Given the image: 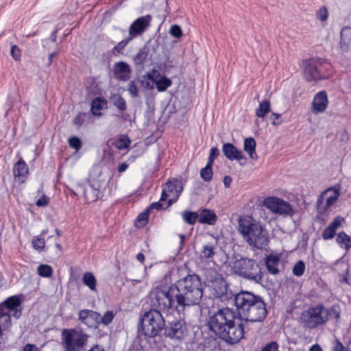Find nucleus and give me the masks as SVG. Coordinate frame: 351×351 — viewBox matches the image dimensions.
I'll use <instances>...</instances> for the list:
<instances>
[{"mask_svg":"<svg viewBox=\"0 0 351 351\" xmlns=\"http://www.w3.org/2000/svg\"><path fill=\"white\" fill-rule=\"evenodd\" d=\"M262 299L261 296L249 291L236 293L234 298L236 310L226 307L208 311L209 330L229 344L239 343L244 337V325L241 317Z\"/></svg>","mask_w":351,"mask_h":351,"instance_id":"nucleus-2","label":"nucleus"},{"mask_svg":"<svg viewBox=\"0 0 351 351\" xmlns=\"http://www.w3.org/2000/svg\"><path fill=\"white\" fill-rule=\"evenodd\" d=\"M37 273L41 277L49 278L53 274V268L49 265L42 264L37 267Z\"/></svg>","mask_w":351,"mask_h":351,"instance_id":"nucleus-37","label":"nucleus"},{"mask_svg":"<svg viewBox=\"0 0 351 351\" xmlns=\"http://www.w3.org/2000/svg\"><path fill=\"white\" fill-rule=\"evenodd\" d=\"M256 143L254 138L248 137L244 141V150L247 152L250 158L252 160H256L258 155L256 152Z\"/></svg>","mask_w":351,"mask_h":351,"instance_id":"nucleus-26","label":"nucleus"},{"mask_svg":"<svg viewBox=\"0 0 351 351\" xmlns=\"http://www.w3.org/2000/svg\"><path fill=\"white\" fill-rule=\"evenodd\" d=\"M324 194H323L322 192V194L318 197L316 202L317 211L320 215L324 214L328 210V208L326 207V204L324 205Z\"/></svg>","mask_w":351,"mask_h":351,"instance_id":"nucleus-49","label":"nucleus"},{"mask_svg":"<svg viewBox=\"0 0 351 351\" xmlns=\"http://www.w3.org/2000/svg\"><path fill=\"white\" fill-rule=\"evenodd\" d=\"M330 351H348V350L338 339H335L332 341V346Z\"/></svg>","mask_w":351,"mask_h":351,"instance_id":"nucleus-56","label":"nucleus"},{"mask_svg":"<svg viewBox=\"0 0 351 351\" xmlns=\"http://www.w3.org/2000/svg\"><path fill=\"white\" fill-rule=\"evenodd\" d=\"M261 351H279V345L276 341H272L266 343Z\"/></svg>","mask_w":351,"mask_h":351,"instance_id":"nucleus-55","label":"nucleus"},{"mask_svg":"<svg viewBox=\"0 0 351 351\" xmlns=\"http://www.w3.org/2000/svg\"><path fill=\"white\" fill-rule=\"evenodd\" d=\"M12 315L5 312H0V324L4 330L8 329L12 326Z\"/></svg>","mask_w":351,"mask_h":351,"instance_id":"nucleus-39","label":"nucleus"},{"mask_svg":"<svg viewBox=\"0 0 351 351\" xmlns=\"http://www.w3.org/2000/svg\"><path fill=\"white\" fill-rule=\"evenodd\" d=\"M68 144L70 147L78 151L82 146L81 139L77 136H71L68 139Z\"/></svg>","mask_w":351,"mask_h":351,"instance_id":"nucleus-47","label":"nucleus"},{"mask_svg":"<svg viewBox=\"0 0 351 351\" xmlns=\"http://www.w3.org/2000/svg\"><path fill=\"white\" fill-rule=\"evenodd\" d=\"M131 40H132V37L129 36L128 38L118 43V44L115 45L112 49V54L117 56L119 53H122L123 49L127 46Z\"/></svg>","mask_w":351,"mask_h":351,"instance_id":"nucleus-41","label":"nucleus"},{"mask_svg":"<svg viewBox=\"0 0 351 351\" xmlns=\"http://www.w3.org/2000/svg\"><path fill=\"white\" fill-rule=\"evenodd\" d=\"M305 271V264L303 261H298L293 266L292 272L295 276H301Z\"/></svg>","mask_w":351,"mask_h":351,"instance_id":"nucleus-45","label":"nucleus"},{"mask_svg":"<svg viewBox=\"0 0 351 351\" xmlns=\"http://www.w3.org/2000/svg\"><path fill=\"white\" fill-rule=\"evenodd\" d=\"M184 221L189 225H194L199 217L197 212L184 210L181 213Z\"/></svg>","mask_w":351,"mask_h":351,"instance_id":"nucleus-35","label":"nucleus"},{"mask_svg":"<svg viewBox=\"0 0 351 351\" xmlns=\"http://www.w3.org/2000/svg\"><path fill=\"white\" fill-rule=\"evenodd\" d=\"M238 230L243 239L257 249H265L269 243L267 231L251 216L242 215L238 219Z\"/></svg>","mask_w":351,"mask_h":351,"instance_id":"nucleus-3","label":"nucleus"},{"mask_svg":"<svg viewBox=\"0 0 351 351\" xmlns=\"http://www.w3.org/2000/svg\"><path fill=\"white\" fill-rule=\"evenodd\" d=\"M114 315L115 314L112 311H106L104 315L101 317V324L106 326L110 324L112 322Z\"/></svg>","mask_w":351,"mask_h":351,"instance_id":"nucleus-51","label":"nucleus"},{"mask_svg":"<svg viewBox=\"0 0 351 351\" xmlns=\"http://www.w3.org/2000/svg\"><path fill=\"white\" fill-rule=\"evenodd\" d=\"M24 296L23 295H14L6 298L0 303V312H5L11 314L18 319L22 315V302Z\"/></svg>","mask_w":351,"mask_h":351,"instance_id":"nucleus-11","label":"nucleus"},{"mask_svg":"<svg viewBox=\"0 0 351 351\" xmlns=\"http://www.w3.org/2000/svg\"><path fill=\"white\" fill-rule=\"evenodd\" d=\"M152 16L149 14L136 19L130 26L129 35L132 38L141 34L150 25Z\"/></svg>","mask_w":351,"mask_h":351,"instance_id":"nucleus-13","label":"nucleus"},{"mask_svg":"<svg viewBox=\"0 0 351 351\" xmlns=\"http://www.w3.org/2000/svg\"><path fill=\"white\" fill-rule=\"evenodd\" d=\"M328 16V10L326 7L323 6L320 8L316 12V17L321 21H325L327 20Z\"/></svg>","mask_w":351,"mask_h":351,"instance_id":"nucleus-54","label":"nucleus"},{"mask_svg":"<svg viewBox=\"0 0 351 351\" xmlns=\"http://www.w3.org/2000/svg\"><path fill=\"white\" fill-rule=\"evenodd\" d=\"M330 69V64L322 58H312L303 61L304 77L307 82L328 79Z\"/></svg>","mask_w":351,"mask_h":351,"instance_id":"nucleus-6","label":"nucleus"},{"mask_svg":"<svg viewBox=\"0 0 351 351\" xmlns=\"http://www.w3.org/2000/svg\"><path fill=\"white\" fill-rule=\"evenodd\" d=\"M149 52V49L146 45L140 48L137 53L134 56L133 61L136 70L142 71L144 69Z\"/></svg>","mask_w":351,"mask_h":351,"instance_id":"nucleus-21","label":"nucleus"},{"mask_svg":"<svg viewBox=\"0 0 351 351\" xmlns=\"http://www.w3.org/2000/svg\"><path fill=\"white\" fill-rule=\"evenodd\" d=\"M280 198L277 197H267L263 201V206L272 213H276Z\"/></svg>","mask_w":351,"mask_h":351,"instance_id":"nucleus-32","label":"nucleus"},{"mask_svg":"<svg viewBox=\"0 0 351 351\" xmlns=\"http://www.w3.org/2000/svg\"><path fill=\"white\" fill-rule=\"evenodd\" d=\"M209 287L212 294L217 298L220 299L221 302H228L233 300L236 293H234L228 282L224 280L221 274L216 275L209 282Z\"/></svg>","mask_w":351,"mask_h":351,"instance_id":"nucleus-9","label":"nucleus"},{"mask_svg":"<svg viewBox=\"0 0 351 351\" xmlns=\"http://www.w3.org/2000/svg\"><path fill=\"white\" fill-rule=\"evenodd\" d=\"M174 189L175 185L171 182H167L165 184V188L164 187L162 189L160 201L162 202H165L169 196L167 191L171 193L173 191Z\"/></svg>","mask_w":351,"mask_h":351,"instance_id":"nucleus-44","label":"nucleus"},{"mask_svg":"<svg viewBox=\"0 0 351 351\" xmlns=\"http://www.w3.org/2000/svg\"><path fill=\"white\" fill-rule=\"evenodd\" d=\"M90 186L92 189V196L89 197L87 193L86 189L85 186L82 184H78L77 186V189L78 193H82L84 196V198L87 200H90L91 202H95L99 198V194L100 193V187L101 185L98 182H92L90 183Z\"/></svg>","mask_w":351,"mask_h":351,"instance_id":"nucleus-20","label":"nucleus"},{"mask_svg":"<svg viewBox=\"0 0 351 351\" xmlns=\"http://www.w3.org/2000/svg\"><path fill=\"white\" fill-rule=\"evenodd\" d=\"M131 141L126 135H121L116 141L115 147L119 149L122 150L126 148H128L130 145Z\"/></svg>","mask_w":351,"mask_h":351,"instance_id":"nucleus-38","label":"nucleus"},{"mask_svg":"<svg viewBox=\"0 0 351 351\" xmlns=\"http://www.w3.org/2000/svg\"><path fill=\"white\" fill-rule=\"evenodd\" d=\"M215 247L213 245H205L203 246L202 250H201V254L202 257L205 258H213L215 252L214 251Z\"/></svg>","mask_w":351,"mask_h":351,"instance_id":"nucleus-43","label":"nucleus"},{"mask_svg":"<svg viewBox=\"0 0 351 351\" xmlns=\"http://www.w3.org/2000/svg\"><path fill=\"white\" fill-rule=\"evenodd\" d=\"M340 190H341L340 184H337L335 186H333L332 187H330V188L327 189L326 190H325L324 191H323V194H324V195L330 191L333 192V195L328 197L326 199V208H328L338 199V198L340 195Z\"/></svg>","mask_w":351,"mask_h":351,"instance_id":"nucleus-24","label":"nucleus"},{"mask_svg":"<svg viewBox=\"0 0 351 351\" xmlns=\"http://www.w3.org/2000/svg\"><path fill=\"white\" fill-rule=\"evenodd\" d=\"M154 208L156 209V210H161V209H163L165 208L163 206L162 202H160L159 200L157 202L152 203L148 208H147V209H149V211H150V210L154 209Z\"/></svg>","mask_w":351,"mask_h":351,"instance_id":"nucleus-63","label":"nucleus"},{"mask_svg":"<svg viewBox=\"0 0 351 351\" xmlns=\"http://www.w3.org/2000/svg\"><path fill=\"white\" fill-rule=\"evenodd\" d=\"M149 209H146L144 212L140 213L137 216L134 221V225L136 227L142 228L147 225L149 219Z\"/></svg>","mask_w":351,"mask_h":351,"instance_id":"nucleus-36","label":"nucleus"},{"mask_svg":"<svg viewBox=\"0 0 351 351\" xmlns=\"http://www.w3.org/2000/svg\"><path fill=\"white\" fill-rule=\"evenodd\" d=\"M13 173L15 179L21 182H25L29 173L27 165L23 158H20L14 165Z\"/></svg>","mask_w":351,"mask_h":351,"instance_id":"nucleus-18","label":"nucleus"},{"mask_svg":"<svg viewBox=\"0 0 351 351\" xmlns=\"http://www.w3.org/2000/svg\"><path fill=\"white\" fill-rule=\"evenodd\" d=\"M341 306L338 304L332 305L329 308H326L327 322L330 318L335 319L337 322H338L341 317Z\"/></svg>","mask_w":351,"mask_h":351,"instance_id":"nucleus-29","label":"nucleus"},{"mask_svg":"<svg viewBox=\"0 0 351 351\" xmlns=\"http://www.w3.org/2000/svg\"><path fill=\"white\" fill-rule=\"evenodd\" d=\"M301 322L304 327L314 329L327 323L326 307L322 304L308 307L301 315Z\"/></svg>","mask_w":351,"mask_h":351,"instance_id":"nucleus-7","label":"nucleus"},{"mask_svg":"<svg viewBox=\"0 0 351 351\" xmlns=\"http://www.w3.org/2000/svg\"><path fill=\"white\" fill-rule=\"evenodd\" d=\"M49 198L43 194L36 202V205L38 207L46 206L49 204Z\"/></svg>","mask_w":351,"mask_h":351,"instance_id":"nucleus-60","label":"nucleus"},{"mask_svg":"<svg viewBox=\"0 0 351 351\" xmlns=\"http://www.w3.org/2000/svg\"><path fill=\"white\" fill-rule=\"evenodd\" d=\"M90 310L83 309L79 312V320L81 323L91 327L93 324L89 322V315Z\"/></svg>","mask_w":351,"mask_h":351,"instance_id":"nucleus-46","label":"nucleus"},{"mask_svg":"<svg viewBox=\"0 0 351 351\" xmlns=\"http://www.w3.org/2000/svg\"><path fill=\"white\" fill-rule=\"evenodd\" d=\"M110 100L112 104L121 112H123L127 108V104L125 99L119 94H114Z\"/></svg>","mask_w":351,"mask_h":351,"instance_id":"nucleus-31","label":"nucleus"},{"mask_svg":"<svg viewBox=\"0 0 351 351\" xmlns=\"http://www.w3.org/2000/svg\"><path fill=\"white\" fill-rule=\"evenodd\" d=\"M295 213L292 206L287 202L280 199L278 205V210L275 214L292 217Z\"/></svg>","mask_w":351,"mask_h":351,"instance_id":"nucleus-27","label":"nucleus"},{"mask_svg":"<svg viewBox=\"0 0 351 351\" xmlns=\"http://www.w3.org/2000/svg\"><path fill=\"white\" fill-rule=\"evenodd\" d=\"M155 84L158 92H164L172 85V81L164 75L156 80Z\"/></svg>","mask_w":351,"mask_h":351,"instance_id":"nucleus-34","label":"nucleus"},{"mask_svg":"<svg viewBox=\"0 0 351 351\" xmlns=\"http://www.w3.org/2000/svg\"><path fill=\"white\" fill-rule=\"evenodd\" d=\"M328 104V96L326 91L317 93L312 102V111L315 114L324 112Z\"/></svg>","mask_w":351,"mask_h":351,"instance_id":"nucleus-16","label":"nucleus"},{"mask_svg":"<svg viewBox=\"0 0 351 351\" xmlns=\"http://www.w3.org/2000/svg\"><path fill=\"white\" fill-rule=\"evenodd\" d=\"M267 315L266 304L263 298L254 304L251 308L241 317V320L250 322H262Z\"/></svg>","mask_w":351,"mask_h":351,"instance_id":"nucleus-12","label":"nucleus"},{"mask_svg":"<svg viewBox=\"0 0 351 351\" xmlns=\"http://www.w3.org/2000/svg\"><path fill=\"white\" fill-rule=\"evenodd\" d=\"M336 241L341 248H344L346 251L351 248V237L343 231L337 234Z\"/></svg>","mask_w":351,"mask_h":351,"instance_id":"nucleus-28","label":"nucleus"},{"mask_svg":"<svg viewBox=\"0 0 351 351\" xmlns=\"http://www.w3.org/2000/svg\"><path fill=\"white\" fill-rule=\"evenodd\" d=\"M155 74H156V77H158L160 75L156 69H153L152 71L147 72L145 75H143V77L155 82L156 81L155 80Z\"/></svg>","mask_w":351,"mask_h":351,"instance_id":"nucleus-62","label":"nucleus"},{"mask_svg":"<svg viewBox=\"0 0 351 351\" xmlns=\"http://www.w3.org/2000/svg\"><path fill=\"white\" fill-rule=\"evenodd\" d=\"M140 324L144 336L154 338L159 336L165 326L162 313L156 309L145 311L141 317Z\"/></svg>","mask_w":351,"mask_h":351,"instance_id":"nucleus-5","label":"nucleus"},{"mask_svg":"<svg viewBox=\"0 0 351 351\" xmlns=\"http://www.w3.org/2000/svg\"><path fill=\"white\" fill-rule=\"evenodd\" d=\"M88 335L75 329H64L62 331V340L64 351H80L87 343Z\"/></svg>","mask_w":351,"mask_h":351,"instance_id":"nucleus-8","label":"nucleus"},{"mask_svg":"<svg viewBox=\"0 0 351 351\" xmlns=\"http://www.w3.org/2000/svg\"><path fill=\"white\" fill-rule=\"evenodd\" d=\"M271 104L269 100H263L259 103L258 108L256 110V115L258 117L264 118L270 111Z\"/></svg>","mask_w":351,"mask_h":351,"instance_id":"nucleus-33","label":"nucleus"},{"mask_svg":"<svg viewBox=\"0 0 351 351\" xmlns=\"http://www.w3.org/2000/svg\"><path fill=\"white\" fill-rule=\"evenodd\" d=\"M308 351H323V349L320 345L315 343L309 348Z\"/></svg>","mask_w":351,"mask_h":351,"instance_id":"nucleus-64","label":"nucleus"},{"mask_svg":"<svg viewBox=\"0 0 351 351\" xmlns=\"http://www.w3.org/2000/svg\"><path fill=\"white\" fill-rule=\"evenodd\" d=\"M222 152L230 160H238L241 165H243L246 162L247 158L244 156L243 152L239 150L232 143H224L222 146Z\"/></svg>","mask_w":351,"mask_h":351,"instance_id":"nucleus-14","label":"nucleus"},{"mask_svg":"<svg viewBox=\"0 0 351 351\" xmlns=\"http://www.w3.org/2000/svg\"><path fill=\"white\" fill-rule=\"evenodd\" d=\"M82 282L91 291L96 290L97 280L93 273L90 271L85 272L82 276Z\"/></svg>","mask_w":351,"mask_h":351,"instance_id":"nucleus-30","label":"nucleus"},{"mask_svg":"<svg viewBox=\"0 0 351 351\" xmlns=\"http://www.w3.org/2000/svg\"><path fill=\"white\" fill-rule=\"evenodd\" d=\"M169 34L171 36L174 37L175 38H180L183 35L181 27L177 24H174L171 26L169 29Z\"/></svg>","mask_w":351,"mask_h":351,"instance_id":"nucleus-50","label":"nucleus"},{"mask_svg":"<svg viewBox=\"0 0 351 351\" xmlns=\"http://www.w3.org/2000/svg\"><path fill=\"white\" fill-rule=\"evenodd\" d=\"M234 272L239 276L254 284L261 285L263 280V272L254 259L241 257L234 263Z\"/></svg>","mask_w":351,"mask_h":351,"instance_id":"nucleus-4","label":"nucleus"},{"mask_svg":"<svg viewBox=\"0 0 351 351\" xmlns=\"http://www.w3.org/2000/svg\"><path fill=\"white\" fill-rule=\"evenodd\" d=\"M280 118L281 114L275 112H272L269 117V119L271 120V124L276 126L282 123V120Z\"/></svg>","mask_w":351,"mask_h":351,"instance_id":"nucleus-59","label":"nucleus"},{"mask_svg":"<svg viewBox=\"0 0 351 351\" xmlns=\"http://www.w3.org/2000/svg\"><path fill=\"white\" fill-rule=\"evenodd\" d=\"M114 77L122 82L130 80L132 73L130 66L125 62L120 61L116 62L113 66Z\"/></svg>","mask_w":351,"mask_h":351,"instance_id":"nucleus-15","label":"nucleus"},{"mask_svg":"<svg viewBox=\"0 0 351 351\" xmlns=\"http://www.w3.org/2000/svg\"><path fill=\"white\" fill-rule=\"evenodd\" d=\"M217 221L215 213L210 209H202L199 215V222L202 224L214 225Z\"/></svg>","mask_w":351,"mask_h":351,"instance_id":"nucleus-22","label":"nucleus"},{"mask_svg":"<svg viewBox=\"0 0 351 351\" xmlns=\"http://www.w3.org/2000/svg\"><path fill=\"white\" fill-rule=\"evenodd\" d=\"M219 155V149L217 147H213L210 149L209 156L206 165L213 167L215 159Z\"/></svg>","mask_w":351,"mask_h":351,"instance_id":"nucleus-52","label":"nucleus"},{"mask_svg":"<svg viewBox=\"0 0 351 351\" xmlns=\"http://www.w3.org/2000/svg\"><path fill=\"white\" fill-rule=\"evenodd\" d=\"M128 90L132 98L138 97V86L134 81H130L128 86Z\"/></svg>","mask_w":351,"mask_h":351,"instance_id":"nucleus-53","label":"nucleus"},{"mask_svg":"<svg viewBox=\"0 0 351 351\" xmlns=\"http://www.w3.org/2000/svg\"><path fill=\"white\" fill-rule=\"evenodd\" d=\"M203 293L200 276L190 271L169 287L160 285L152 289L148 295L149 309L160 313H170L174 309L178 312L184 311L186 307L199 305Z\"/></svg>","mask_w":351,"mask_h":351,"instance_id":"nucleus-1","label":"nucleus"},{"mask_svg":"<svg viewBox=\"0 0 351 351\" xmlns=\"http://www.w3.org/2000/svg\"><path fill=\"white\" fill-rule=\"evenodd\" d=\"M107 104V101L100 97H95L91 102L90 112L95 116H101V110Z\"/></svg>","mask_w":351,"mask_h":351,"instance_id":"nucleus-25","label":"nucleus"},{"mask_svg":"<svg viewBox=\"0 0 351 351\" xmlns=\"http://www.w3.org/2000/svg\"><path fill=\"white\" fill-rule=\"evenodd\" d=\"M90 319H92L95 322V326H97L101 324V315L96 311L90 310L89 315V320Z\"/></svg>","mask_w":351,"mask_h":351,"instance_id":"nucleus-58","label":"nucleus"},{"mask_svg":"<svg viewBox=\"0 0 351 351\" xmlns=\"http://www.w3.org/2000/svg\"><path fill=\"white\" fill-rule=\"evenodd\" d=\"M88 114L86 112H80L73 119V123L80 128L88 118Z\"/></svg>","mask_w":351,"mask_h":351,"instance_id":"nucleus-48","label":"nucleus"},{"mask_svg":"<svg viewBox=\"0 0 351 351\" xmlns=\"http://www.w3.org/2000/svg\"><path fill=\"white\" fill-rule=\"evenodd\" d=\"M345 221V218L341 216L336 217L333 221L322 232V237L324 240H330L335 237L336 231Z\"/></svg>","mask_w":351,"mask_h":351,"instance_id":"nucleus-19","label":"nucleus"},{"mask_svg":"<svg viewBox=\"0 0 351 351\" xmlns=\"http://www.w3.org/2000/svg\"><path fill=\"white\" fill-rule=\"evenodd\" d=\"M141 85L147 89H152L155 82L142 76L141 80Z\"/></svg>","mask_w":351,"mask_h":351,"instance_id":"nucleus-61","label":"nucleus"},{"mask_svg":"<svg viewBox=\"0 0 351 351\" xmlns=\"http://www.w3.org/2000/svg\"><path fill=\"white\" fill-rule=\"evenodd\" d=\"M12 57L14 60H20L21 56V51L17 45H12L10 50Z\"/></svg>","mask_w":351,"mask_h":351,"instance_id":"nucleus-57","label":"nucleus"},{"mask_svg":"<svg viewBox=\"0 0 351 351\" xmlns=\"http://www.w3.org/2000/svg\"><path fill=\"white\" fill-rule=\"evenodd\" d=\"M280 263V256L278 255H268L265 258V265L267 271L273 275L279 273L278 264Z\"/></svg>","mask_w":351,"mask_h":351,"instance_id":"nucleus-23","label":"nucleus"},{"mask_svg":"<svg viewBox=\"0 0 351 351\" xmlns=\"http://www.w3.org/2000/svg\"><path fill=\"white\" fill-rule=\"evenodd\" d=\"M32 245L34 250L40 252L44 250L45 246V239L41 236H36L32 239Z\"/></svg>","mask_w":351,"mask_h":351,"instance_id":"nucleus-40","label":"nucleus"},{"mask_svg":"<svg viewBox=\"0 0 351 351\" xmlns=\"http://www.w3.org/2000/svg\"><path fill=\"white\" fill-rule=\"evenodd\" d=\"M349 268V264L342 258L337 260L331 266L332 271L338 272L339 276L341 278V281L347 284H350Z\"/></svg>","mask_w":351,"mask_h":351,"instance_id":"nucleus-17","label":"nucleus"},{"mask_svg":"<svg viewBox=\"0 0 351 351\" xmlns=\"http://www.w3.org/2000/svg\"><path fill=\"white\" fill-rule=\"evenodd\" d=\"M200 177L204 181L210 182L213 178L212 167L206 165V166L200 171Z\"/></svg>","mask_w":351,"mask_h":351,"instance_id":"nucleus-42","label":"nucleus"},{"mask_svg":"<svg viewBox=\"0 0 351 351\" xmlns=\"http://www.w3.org/2000/svg\"><path fill=\"white\" fill-rule=\"evenodd\" d=\"M163 335L169 339L182 340L188 335V327L184 319H174L165 323Z\"/></svg>","mask_w":351,"mask_h":351,"instance_id":"nucleus-10","label":"nucleus"}]
</instances>
